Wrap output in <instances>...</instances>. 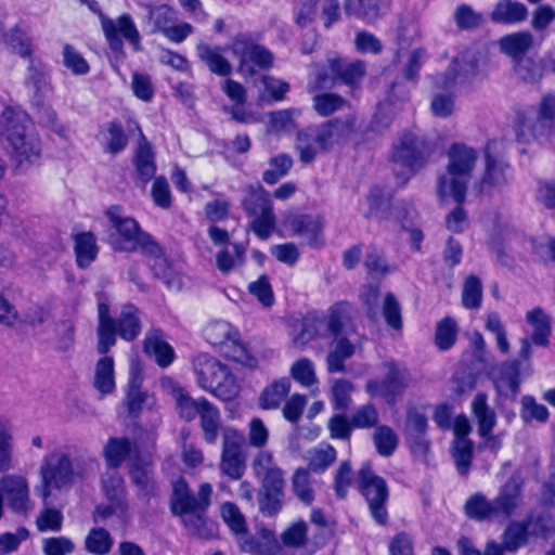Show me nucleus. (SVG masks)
I'll return each mask as SVG.
<instances>
[{
    "mask_svg": "<svg viewBox=\"0 0 555 555\" xmlns=\"http://www.w3.org/2000/svg\"><path fill=\"white\" fill-rule=\"evenodd\" d=\"M96 468L98 462L94 457L87 454L74 457L68 446L55 448L44 454L40 462V483L36 491L46 502L53 491H68L76 482L93 474Z\"/></svg>",
    "mask_w": 555,
    "mask_h": 555,
    "instance_id": "f257e3e1",
    "label": "nucleus"
},
{
    "mask_svg": "<svg viewBox=\"0 0 555 555\" xmlns=\"http://www.w3.org/2000/svg\"><path fill=\"white\" fill-rule=\"evenodd\" d=\"M0 134L11 147L18 172L28 171L39 160L41 142L25 112L5 107L0 116Z\"/></svg>",
    "mask_w": 555,
    "mask_h": 555,
    "instance_id": "f03ea898",
    "label": "nucleus"
},
{
    "mask_svg": "<svg viewBox=\"0 0 555 555\" xmlns=\"http://www.w3.org/2000/svg\"><path fill=\"white\" fill-rule=\"evenodd\" d=\"M356 128V116L348 115L335 118L319 126L309 127L299 132L296 139V150L304 164L312 163L322 153L328 152L335 145L349 138Z\"/></svg>",
    "mask_w": 555,
    "mask_h": 555,
    "instance_id": "7ed1b4c3",
    "label": "nucleus"
},
{
    "mask_svg": "<svg viewBox=\"0 0 555 555\" xmlns=\"http://www.w3.org/2000/svg\"><path fill=\"white\" fill-rule=\"evenodd\" d=\"M477 158V151L470 146L462 143L450 146L447 170L437 181V195L441 202L448 198H452L456 204L465 202L467 185Z\"/></svg>",
    "mask_w": 555,
    "mask_h": 555,
    "instance_id": "20e7f679",
    "label": "nucleus"
},
{
    "mask_svg": "<svg viewBox=\"0 0 555 555\" xmlns=\"http://www.w3.org/2000/svg\"><path fill=\"white\" fill-rule=\"evenodd\" d=\"M212 487L210 483L201 485L197 495L191 493L185 481L179 480L173 486L171 511L179 516L185 528L197 535L205 534V511L210 505Z\"/></svg>",
    "mask_w": 555,
    "mask_h": 555,
    "instance_id": "39448f33",
    "label": "nucleus"
},
{
    "mask_svg": "<svg viewBox=\"0 0 555 555\" xmlns=\"http://www.w3.org/2000/svg\"><path fill=\"white\" fill-rule=\"evenodd\" d=\"M429 153V144L418 129L404 131L393 144L391 153L397 183L404 185L424 166Z\"/></svg>",
    "mask_w": 555,
    "mask_h": 555,
    "instance_id": "423d86ee",
    "label": "nucleus"
},
{
    "mask_svg": "<svg viewBox=\"0 0 555 555\" xmlns=\"http://www.w3.org/2000/svg\"><path fill=\"white\" fill-rule=\"evenodd\" d=\"M114 232L109 234V244L114 250L142 254H159L158 243L142 231L135 219L125 216L118 206L105 212Z\"/></svg>",
    "mask_w": 555,
    "mask_h": 555,
    "instance_id": "0eeeda50",
    "label": "nucleus"
},
{
    "mask_svg": "<svg viewBox=\"0 0 555 555\" xmlns=\"http://www.w3.org/2000/svg\"><path fill=\"white\" fill-rule=\"evenodd\" d=\"M198 386L217 398L230 401L237 397L240 386L229 367L208 354H198L193 361Z\"/></svg>",
    "mask_w": 555,
    "mask_h": 555,
    "instance_id": "6e6552de",
    "label": "nucleus"
},
{
    "mask_svg": "<svg viewBox=\"0 0 555 555\" xmlns=\"http://www.w3.org/2000/svg\"><path fill=\"white\" fill-rule=\"evenodd\" d=\"M242 205L250 219L249 229L260 240H268L276 227V216L269 192L260 185L249 186Z\"/></svg>",
    "mask_w": 555,
    "mask_h": 555,
    "instance_id": "1a4fd4ad",
    "label": "nucleus"
},
{
    "mask_svg": "<svg viewBox=\"0 0 555 555\" xmlns=\"http://www.w3.org/2000/svg\"><path fill=\"white\" fill-rule=\"evenodd\" d=\"M229 50L237 59V72L243 77H253L257 70H267L273 66L274 55L266 47L248 34L236 35L229 46Z\"/></svg>",
    "mask_w": 555,
    "mask_h": 555,
    "instance_id": "9d476101",
    "label": "nucleus"
},
{
    "mask_svg": "<svg viewBox=\"0 0 555 555\" xmlns=\"http://www.w3.org/2000/svg\"><path fill=\"white\" fill-rule=\"evenodd\" d=\"M206 340L217 347L233 361L247 366H255L256 359L249 354L242 343L240 333L229 322L218 320L210 322L204 331Z\"/></svg>",
    "mask_w": 555,
    "mask_h": 555,
    "instance_id": "9b49d317",
    "label": "nucleus"
},
{
    "mask_svg": "<svg viewBox=\"0 0 555 555\" xmlns=\"http://www.w3.org/2000/svg\"><path fill=\"white\" fill-rule=\"evenodd\" d=\"M357 482L360 492L367 502L372 517L380 525L386 524L388 517L386 509L388 488L386 481L373 472L370 463H364L358 472Z\"/></svg>",
    "mask_w": 555,
    "mask_h": 555,
    "instance_id": "f8f14e48",
    "label": "nucleus"
},
{
    "mask_svg": "<svg viewBox=\"0 0 555 555\" xmlns=\"http://www.w3.org/2000/svg\"><path fill=\"white\" fill-rule=\"evenodd\" d=\"M244 436L235 428L228 427L222 431V452L219 469L231 479H241L245 472L243 454Z\"/></svg>",
    "mask_w": 555,
    "mask_h": 555,
    "instance_id": "ddd939ff",
    "label": "nucleus"
},
{
    "mask_svg": "<svg viewBox=\"0 0 555 555\" xmlns=\"http://www.w3.org/2000/svg\"><path fill=\"white\" fill-rule=\"evenodd\" d=\"M102 31L109 48L114 51L122 50V39L129 41L134 50L140 49V34L129 14H122L116 20L102 16Z\"/></svg>",
    "mask_w": 555,
    "mask_h": 555,
    "instance_id": "4468645a",
    "label": "nucleus"
},
{
    "mask_svg": "<svg viewBox=\"0 0 555 555\" xmlns=\"http://www.w3.org/2000/svg\"><path fill=\"white\" fill-rule=\"evenodd\" d=\"M384 378L370 380L365 388L373 397H382L391 400L400 393L410 383L409 372L393 362L383 364Z\"/></svg>",
    "mask_w": 555,
    "mask_h": 555,
    "instance_id": "2eb2a0df",
    "label": "nucleus"
},
{
    "mask_svg": "<svg viewBox=\"0 0 555 555\" xmlns=\"http://www.w3.org/2000/svg\"><path fill=\"white\" fill-rule=\"evenodd\" d=\"M511 179L509 166L503 159L490 154V146H486L485 171L480 178L478 188L483 194H492L501 191Z\"/></svg>",
    "mask_w": 555,
    "mask_h": 555,
    "instance_id": "dca6fc26",
    "label": "nucleus"
},
{
    "mask_svg": "<svg viewBox=\"0 0 555 555\" xmlns=\"http://www.w3.org/2000/svg\"><path fill=\"white\" fill-rule=\"evenodd\" d=\"M0 492L5 494L9 506L15 512L29 508V487L27 479L17 474L4 475L0 478Z\"/></svg>",
    "mask_w": 555,
    "mask_h": 555,
    "instance_id": "f3484780",
    "label": "nucleus"
},
{
    "mask_svg": "<svg viewBox=\"0 0 555 555\" xmlns=\"http://www.w3.org/2000/svg\"><path fill=\"white\" fill-rule=\"evenodd\" d=\"M552 530L551 527L546 528L542 519L513 522L504 532L503 546L507 551H516L527 542L529 533L547 537Z\"/></svg>",
    "mask_w": 555,
    "mask_h": 555,
    "instance_id": "a211bd4d",
    "label": "nucleus"
},
{
    "mask_svg": "<svg viewBox=\"0 0 555 555\" xmlns=\"http://www.w3.org/2000/svg\"><path fill=\"white\" fill-rule=\"evenodd\" d=\"M555 131V122L544 119L537 115L534 118L529 116H519L515 129L517 140L528 143L532 140H547Z\"/></svg>",
    "mask_w": 555,
    "mask_h": 555,
    "instance_id": "6ab92c4d",
    "label": "nucleus"
},
{
    "mask_svg": "<svg viewBox=\"0 0 555 555\" xmlns=\"http://www.w3.org/2000/svg\"><path fill=\"white\" fill-rule=\"evenodd\" d=\"M286 227L307 244L317 246L323 230V222L318 216L293 215L286 219Z\"/></svg>",
    "mask_w": 555,
    "mask_h": 555,
    "instance_id": "aec40b11",
    "label": "nucleus"
},
{
    "mask_svg": "<svg viewBox=\"0 0 555 555\" xmlns=\"http://www.w3.org/2000/svg\"><path fill=\"white\" fill-rule=\"evenodd\" d=\"M520 483L511 478L502 488L499 495L493 500L496 519L508 518L520 505Z\"/></svg>",
    "mask_w": 555,
    "mask_h": 555,
    "instance_id": "412c9836",
    "label": "nucleus"
},
{
    "mask_svg": "<svg viewBox=\"0 0 555 555\" xmlns=\"http://www.w3.org/2000/svg\"><path fill=\"white\" fill-rule=\"evenodd\" d=\"M132 129H135L139 132V143L135 153V167L140 177L144 181H149L154 177L156 171L154 153L140 126L135 121H129L128 124V130L131 131Z\"/></svg>",
    "mask_w": 555,
    "mask_h": 555,
    "instance_id": "4be33fe9",
    "label": "nucleus"
},
{
    "mask_svg": "<svg viewBox=\"0 0 555 555\" xmlns=\"http://www.w3.org/2000/svg\"><path fill=\"white\" fill-rule=\"evenodd\" d=\"M472 412L478 425V434L488 439L496 424V414L488 404L486 393L479 392L472 401Z\"/></svg>",
    "mask_w": 555,
    "mask_h": 555,
    "instance_id": "5701e85b",
    "label": "nucleus"
},
{
    "mask_svg": "<svg viewBox=\"0 0 555 555\" xmlns=\"http://www.w3.org/2000/svg\"><path fill=\"white\" fill-rule=\"evenodd\" d=\"M144 351L154 357L158 365L166 367L175 359L172 347L164 339L159 330H150L144 339Z\"/></svg>",
    "mask_w": 555,
    "mask_h": 555,
    "instance_id": "b1692460",
    "label": "nucleus"
},
{
    "mask_svg": "<svg viewBox=\"0 0 555 555\" xmlns=\"http://www.w3.org/2000/svg\"><path fill=\"white\" fill-rule=\"evenodd\" d=\"M196 52L199 60L209 68V70L218 76L227 77L232 73V64L223 55L221 47H210L206 43H198Z\"/></svg>",
    "mask_w": 555,
    "mask_h": 555,
    "instance_id": "393cba45",
    "label": "nucleus"
},
{
    "mask_svg": "<svg viewBox=\"0 0 555 555\" xmlns=\"http://www.w3.org/2000/svg\"><path fill=\"white\" fill-rule=\"evenodd\" d=\"M330 68L334 75L339 77L346 85L356 88L360 85L366 73L365 63L335 57L328 60Z\"/></svg>",
    "mask_w": 555,
    "mask_h": 555,
    "instance_id": "a878e982",
    "label": "nucleus"
},
{
    "mask_svg": "<svg viewBox=\"0 0 555 555\" xmlns=\"http://www.w3.org/2000/svg\"><path fill=\"white\" fill-rule=\"evenodd\" d=\"M116 323L109 317L108 306L100 304L96 350L103 357L116 344Z\"/></svg>",
    "mask_w": 555,
    "mask_h": 555,
    "instance_id": "bb28decb",
    "label": "nucleus"
},
{
    "mask_svg": "<svg viewBox=\"0 0 555 555\" xmlns=\"http://www.w3.org/2000/svg\"><path fill=\"white\" fill-rule=\"evenodd\" d=\"M519 361L513 360L502 364L495 378V388L501 396L516 397L519 392Z\"/></svg>",
    "mask_w": 555,
    "mask_h": 555,
    "instance_id": "cd10ccee",
    "label": "nucleus"
},
{
    "mask_svg": "<svg viewBox=\"0 0 555 555\" xmlns=\"http://www.w3.org/2000/svg\"><path fill=\"white\" fill-rule=\"evenodd\" d=\"M527 15L528 10L522 3L512 0H502L496 3L490 17L495 23L515 24L525 21Z\"/></svg>",
    "mask_w": 555,
    "mask_h": 555,
    "instance_id": "c85d7f7f",
    "label": "nucleus"
},
{
    "mask_svg": "<svg viewBox=\"0 0 555 555\" xmlns=\"http://www.w3.org/2000/svg\"><path fill=\"white\" fill-rule=\"evenodd\" d=\"M116 323V331L122 339L133 340L141 332L139 310L132 305L122 307Z\"/></svg>",
    "mask_w": 555,
    "mask_h": 555,
    "instance_id": "c756f323",
    "label": "nucleus"
},
{
    "mask_svg": "<svg viewBox=\"0 0 555 555\" xmlns=\"http://www.w3.org/2000/svg\"><path fill=\"white\" fill-rule=\"evenodd\" d=\"M93 386L102 395L112 393L115 389V370L112 357L104 356L95 364Z\"/></svg>",
    "mask_w": 555,
    "mask_h": 555,
    "instance_id": "7c9ffc66",
    "label": "nucleus"
},
{
    "mask_svg": "<svg viewBox=\"0 0 555 555\" xmlns=\"http://www.w3.org/2000/svg\"><path fill=\"white\" fill-rule=\"evenodd\" d=\"M356 353V346L345 337L334 341L326 357L327 370L331 373L345 372V361Z\"/></svg>",
    "mask_w": 555,
    "mask_h": 555,
    "instance_id": "2f4dec72",
    "label": "nucleus"
},
{
    "mask_svg": "<svg viewBox=\"0 0 555 555\" xmlns=\"http://www.w3.org/2000/svg\"><path fill=\"white\" fill-rule=\"evenodd\" d=\"M291 390V380L287 377L274 380L267 386L259 397V405L263 410L278 409Z\"/></svg>",
    "mask_w": 555,
    "mask_h": 555,
    "instance_id": "473e14b6",
    "label": "nucleus"
},
{
    "mask_svg": "<svg viewBox=\"0 0 555 555\" xmlns=\"http://www.w3.org/2000/svg\"><path fill=\"white\" fill-rule=\"evenodd\" d=\"M130 477L141 498L147 499L155 493L156 485L150 463L135 462L130 469Z\"/></svg>",
    "mask_w": 555,
    "mask_h": 555,
    "instance_id": "72a5a7b5",
    "label": "nucleus"
},
{
    "mask_svg": "<svg viewBox=\"0 0 555 555\" xmlns=\"http://www.w3.org/2000/svg\"><path fill=\"white\" fill-rule=\"evenodd\" d=\"M533 37L529 31H519L504 36L500 40L501 50L515 61L525 57L524 54L532 47Z\"/></svg>",
    "mask_w": 555,
    "mask_h": 555,
    "instance_id": "f704fd0d",
    "label": "nucleus"
},
{
    "mask_svg": "<svg viewBox=\"0 0 555 555\" xmlns=\"http://www.w3.org/2000/svg\"><path fill=\"white\" fill-rule=\"evenodd\" d=\"M100 140L104 151L112 155H116L121 152L128 143V139L121 125L115 121L109 122L103 130H101Z\"/></svg>",
    "mask_w": 555,
    "mask_h": 555,
    "instance_id": "c9c22d12",
    "label": "nucleus"
},
{
    "mask_svg": "<svg viewBox=\"0 0 555 555\" xmlns=\"http://www.w3.org/2000/svg\"><path fill=\"white\" fill-rule=\"evenodd\" d=\"M145 9L147 11V24L152 26L154 33L163 34L177 18L175 9L167 4H146Z\"/></svg>",
    "mask_w": 555,
    "mask_h": 555,
    "instance_id": "e433bc0d",
    "label": "nucleus"
},
{
    "mask_svg": "<svg viewBox=\"0 0 555 555\" xmlns=\"http://www.w3.org/2000/svg\"><path fill=\"white\" fill-rule=\"evenodd\" d=\"M527 322L532 326L531 339L535 345L547 346L551 334L548 317L541 308H534L527 312Z\"/></svg>",
    "mask_w": 555,
    "mask_h": 555,
    "instance_id": "4c0bfd02",
    "label": "nucleus"
},
{
    "mask_svg": "<svg viewBox=\"0 0 555 555\" xmlns=\"http://www.w3.org/2000/svg\"><path fill=\"white\" fill-rule=\"evenodd\" d=\"M351 318L352 307L348 302H337L331 307L327 315L321 321L332 335H338Z\"/></svg>",
    "mask_w": 555,
    "mask_h": 555,
    "instance_id": "58836bf2",
    "label": "nucleus"
},
{
    "mask_svg": "<svg viewBox=\"0 0 555 555\" xmlns=\"http://www.w3.org/2000/svg\"><path fill=\"white\" fill-rule=\"evenodd\" d=\"M474 64L468 62L464 55L455 57L446 76L437 82V87L447 89L459 81H464L474 72Z\"/></svg>",
    "mask_w": 555,
    "mask_h": 555,
    "instance_id": "ea45409f",
    "label": "nucleus"
},
{
    "mask_svg": "<svg viewBox=\"0 0 555 555\" xmlns=\"http://www.w3.org/2000/svg\"><path fill=\"white\" fill-rule=\"evenodd\" d=\"M113 545V537L106 529L101 527L92 528L85 539L86 550L94 555L108 554Z\"/></svg>",
    "mask_w": 555,
    "mask_h": 555,
    "instance_id": "a19ab883",
    "label": "nucleus"
},
{
    "mask_svg": "<svg viewBox=\"0 0 555 555\" xmlns=\"http://www.w3.org/2000/svg\"><path fill=\"white\" fill-rule=\"evenodd\" d=\"M75 251L78 266L80 268L88 267L98 254L94 235L90 232L77 234L75 237Z\"/></svg>",
    "mask_w": 555,
    "mask_h": 555,
    "instance_id": "79ce46f5",
    "label": "nucleus"
},
{
    "mask_svg": "<svg viewBox=\"0 0 555 555\" xmlns=\"http://www.w3.org/2000/svg\"><path fill=\"white\" fill-rule=\"evenodd\" d=\"M387 5L388 0H345L344 9L348 15H363L372 20Z\"/></svg>",
    "mask_w": 555,
    "mask_h": 555,
    "instance_id": "37998d69",
    "label": "nucleus"
},
{
    "mask_svg": "<svg viewBox=\"0 0 555 555\" xmlns=\"http://www.w3.org/2000/svg\"><path fill=\"white\" fill-rule=\"evenodd\" d=\"M172 395L180 416L185 421H192L197 414L199 415L204 405L208 403L205 398L194 400L182 388L173 389Z\"/></svg>",
    "mask_w": 555,
    "mask_h": 555,
    "instance_id": "c03bdc74",
    "label": "nucleus"
},
{
    "mask_svg": "<svg viewBox=\"0 0 555 555\" xmlns=\"http://www.w3.org/2000/svg\"><path fill=\"white\" fill-rule=\"evenodd\" d=\"M131 451V442L127 438H111L104 448V459L108 468H117Z\"/></svg>",
    "mask_w": 555,
    "mask_h": 555,
    "instance_id": "a18cd8bd",
    "label": "nucleus"
},
{
    "mask_svg": "<svg viewBox=\"0 0 555 555\" xmlns=\"http://www.w3.org/2000/svg\"><path fill=\"white\" fill-rule=\"evenodd\" d=\"M313 108L323 117L330 116L349 105L343 96L332 92H324L313 96Z\"/></svg>",
    "mask_w": 555,
    "mask_h": 555,
    "instance_id": "49530a36",
    "label": "nucleus"
},
{
    "mask_svg": "<svg viewBox=\"0 0 555 555\" xmlns=\"http://www.w3.org/2000/svg\"><path fill=\"white\" fill-rule=\"evenodd\" d=\"M468 517L477 520L496 519L493 501H489L481 494L473 495L465 504Z\"/></svg>",
    "mask_w": 555,
    "mask_h": 555,
    "instance_id": "de8ad7c7",
    "label": "nucleus"
},
{
    "mask_svg": "<svg viewBox=\"0 0 555 555\" xmlns=\"http://www.w3.org/2000/svg\"><path fill=\"white\" fill-rule=\"evenodd\" d=\"M336 450L330 444H321L308 452L309 469L314 473H323L336 460Z\"/></svg>",
    "mask_w": 555,
    "mask_h": 555,
    "instance_id": "09e8293b",
    "label": "nucleus"
},
{
    "mask_svg": "<svg viewBox=\"0 0 555 555\" xmlns=\"http://www.w3.org/2000/svg\"><path fill=\"white\" fill-rule=\"evenodd\" d=\"M199 416L205 440L208 443H215L220 427V414L218 409L208 402L207 405H204Z\"/></svg>",
    "mask_w": 555,
    "mask_h": 555,
    "instance_id": "8fccbe9b",
    "label": "nucleus"
},
{
    "mask_svg": "<svg viewBox=\"0 0 555 555\" xmlns=\"http://www.w3.org/2000/svg\"><path fill=\"white\" fill-rule=\"evenodd\" d=\"M5 42L15 54L24 59H33V47L29 36L21 27L15 26L5 35Z\"/></svg>",
    "mask_w": 555,
    "mask_h": 555,
    "instance_id": "3c124183",
    "label": "nucleus"
},
{
    "mask_svg": "<svg viewBox=\"0 0 555 555\" xmlns=\"http://www.w3.org/2000/svg\"><path fill=\"white\" fill-rule=\"evenodd\" d=\"M153 258L152 269L154 274L163 280L168 286L178 283V272L173 264L165 257L163 248L159 246V254H145Z\"/></svg>",
    "mask_w": 555,
    "mask_h": 555,
    "instance_id": "603ef678",
    "label": "nucleus"
},
{
    "mask_svg": "<svg viewBox=\"0 0 555 555\" xmlns=\"http://www.w3.org/2000/svg\"><path fill=\"white\" fill-rule=\"evenodd\" d=\"M108 505H100L93 513L95 522L103 521L109 517L116 516L120 522H127L129 519V505L126 500H108Z\"/></svg>",
    "mask_w": 555,
    "mask_h": 555,
    "instance_id": "864d4df0",
    "label": "nucleus"
},
{
    "mask_svg": "<svg viewBox=\"0 0 555 555\" xmlns=\"http://www.w3.org/2000/svg\"><path fill=\"white\" fill-rule=\"evenodd\" d=\"M515 62L514 70L520 80L526 83H534L541 80L543 76L541 62L530 57H519Z\"/></svg>",
    "mask_w": 555,
    "mask_h": 555,
    "instance_id": "5fc2aeb1",
    "label": "nucleus"
},
{
    "mask_svg": "<svg viewBox=\"0 0 555 555\" xmlns=\"http://www.w3.org/2000/svg\"><path fill=\"white\" fill-rule=\"evenodd\" d=\"M102 489L108 500H126L124 479L115 468H107L104 473Z\"/></svg>",
    "mask_w": 555,
    "mask_h": 555,
    "instance_id": "6e6d98bb",
    "label": "nucleus"
},
{
    "mask_svg": "<svg viewBox=\"0 0 555 555\" xmlns=\"http://www.w3.org/2000/svg\"><path fill=\"white\" fill-rule=\"evenodd\" d=\"M220 515L234 534L243 535L246 533L247 527L245 517L234 503H223L220 507Z\"/></svg>",
    "mask_w": 555,
    "mask_h": 555,
    "instance_id": "4d7b16f0",
    "label": "nucleus"
},
{
    "mask_svg": "<svg viewBox=\"0 0 555 555\" xmlns=\"http://www.w3.org/2000/svg\"><path fill=\"white\" fill-rule=\"evenodd\" d=\"M473 441L459 439L453 441L452 457L460 474L466 475L473 459Z\"/></svg>",
    "mask_w": 555,
    "mask_h": 555,
    "instance_id": "13d9d810",
    "label": "nucleus"
},
{
    "mask_svg": "<svg viewBox=\"0 0 555 555\" xmlns=\"http://www.w3.org/2000/svg\"><path fill=\"white\" fill-rule=\"evenodd\" d=\"M47 502L48 501L44 502V507L37 516V529L40 532H59L63 526V514L60 509L48 506Z\"/></svg>",
    "mask_w": 555,
    "mask_h": 555,
    "instance_id": "bf43d9fd",
    "label": "nucleus"
},
{
    "mask_svg": "<svg viewBox=\"0 0 555 555\" xmlns=\"http://www.w3.org/2000/svg\"><path fill=\"white\" fill-rule=\"evenodd\" d=\"M457 336V324L454 319L447 317L442 319L436 328L435 341L439 349H450Z\"/></svg>",
    "mask_w": 555,
    "mask_h": 555,
    "instance_id": "052dcab7",
    "label": "nucleus"
},
{
    "mask_svg": "<svg viewBox=\"0 0 555 555\" xmlns=\"http://www.w3.org/2000/svg\"><path fill=\"white\" fill-rule=\"evenodd\" d=\"M270 168L263 172L262 179L268 184L276 183L293 166V158L288 154H280L269 162Z\"/></svg>",
    "mask_w": 555,
    "mask_h": 555,
    "instance_id": "680f3d73",
    "label": "nucleus"
},
{
    "mask_svg": "<svg viewBox=\"0 0 555 555\" xmlns=\"http://www.w3.org/2000/svg\"><path fill=\"white\" fill-rule=\"evenodd\" d=\"M13 436L10 427L0 422V473L13 468Z\"/></svg>",
    "mask_w": 555,
    "mask_h": 555,
    "instance_id": "e2e57ef3",
    "label": "nucleus"
},
{
    "mask_svg": "<svg viewBox=\"0 0 555 555\" xmlns=\"http://www.w3.org/2000/svg\"><path fill=\"white\" fill-rule=\"evenodd\" d=\"M373 440L377 452L383 456L391 455L398 446V438L388 426L377 427L373 435Z\"/></svg>",
    "mask_w": 555,
    "mask_h": 555,
    "instance_id": "0e129e2a",
    "label": "nucleus"
},
{
    "mask_svg": "<svg viewBox=\"0 0 555 555\" xmlns=\"http://www.w3.org/2000/svg\"><path fill=\"white\" fill-rule=\"evenodd\" d=\"M430 109L436 117H450L455 111L454 94L449 91L435 92L431 99Z\"/></svg>",
    "mask_w": 555,
    "mask_h": 555,
    "instance_id": "69168bd1",
    "label": "nucleus"
},
{
    "mask_svg": "<svg viewBox=\"0 0 555 555\" xmlns=\"http://www.w3.org/2000/svg\"><path fill=\"white\" fill-rule=\"evenodd\" d=\"M217 268L222 273H229L244 262V248L238 244L233 245V253L228 249L221 250L216 256Z\"/></svg>",
    "mask_w": 555,
    "mask_h": 555,
    "instance_id": "338daca9",
    "label": "nucleus"
},
{
    "mask_svg": "<svg viewBox=\"0 0 555 555\" xmlns=\"http://www.w3.org/2000/svg\"><path fill=\"white\" fill-rule=\"evenodd\" d=\"M44 555H68L75 550L74 542L67 537H50L41 542Z\"/></svg>",
    "mask_w": 555,
    "mask_h": 555,
    "instance_id": "774afa93",
    "label": "nucleus"
}]
</instances>
